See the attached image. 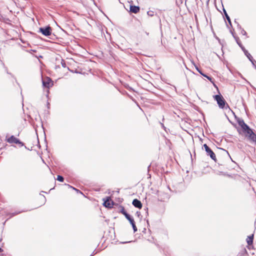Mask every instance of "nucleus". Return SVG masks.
Here are the masks:
<instances>
[{"label": "nucleus", "instance_id": "nucleus-10", "mask_svg": "<svg viewBox=\"0 0 256 256\" xmlns=\"http://www.w3.org/2000/svg\"><path fill=\"white\" fill-rule=\"evenodd\" d=\"M140 10V8L138 6H136L134 5H130V12L134 14H137Z\"/></svg>", "mask_w": 256, "mask_h": 256}, {"label": "nucleus", "instance_id": "nucleus-20", "mask_svg": "<svg viewBox=\"0 0 256 256\" xmlns=\"http://www.w3.org/2000/svg\"><path fill=\"white\" fill-rule=\"evenodd\" d=\"M147 14L150 16H153L154 14V12L152 10H148L147 12Z\"/></svg>", "mask_w": 256, "mask_h": 256}, {"label": "nucleus", "instance_id": "nucleus-19", "mask_svg": "<svg viewBox=\"0 0 256 256\" xmlns=\"http://www.w3.org/2000/svg\"><path fill=\"white\" fill-rule=\"evenodd\" d=\"M132 229L134 230V232H135L137 231L138 229L136 225V223H133L132 224H131Z\"/></svg>", "mask_w": 256, "mask_h": 256}, {"label": "nucleus", "instance_id": "nucleus-57", "mask_svg": "<svg viewBox=\"0 0 256 256\" xmlns=\"http://www.w3.org/2000/svg\"><path fill=\"white\" fill-rule=\"evenodd\" d=\"M254 68H255L256 69V66H255V67H254Z\"/></svg>", "mask_w": 256, "mask_h": 256}, {"label": "nucleus", "instance_id": "nucleus-25", "mask_svg": "<svg viewBox=\"0 0 256 256\" xmlns=\"http://www.w3.org/2000/svg\"><path fill=\"white\" fill-rule=\"evenodd\" d=\"M6 73H7L8 74H10V75L12 78H14V79H16V78L14 77V76L12 73L9 72H8V68H6Z\"/></svg>", "mask_w": 256, "mask_h": 256}, {"label": "nucleus", "instance_id": "nucleus-50", "mask_svg": "<svg viewBox=\"0 0 256 256\" xmlns=\"http://www.w3.org/2000/svg\"><path fill=\"white\" fill-rule=\"evenodd\" d=\"M209 1H210V0H207V4L208 3Z\"/></svg>", "mask_w": 256, "mask_h": 256}, {"label": "nucleus", "instance_id": "nucleus-49", "mask_svg": "<svg viewBox=\"0 0 256 256\" xmlns=\"http://www.w3.org/2000/svg\"><path fill=\"white\" fill-rule=\"evenodd\" d=\"M129 89L130 90H133V89L132 88H130V87H129Z\"/></svg>", "mask_w": 256, "mask_h": 256}, {"label": "nucleus", "instance_id": "nucleus-7", "mask_svg": "<svg viewBox=\"0 0 256 256\" xmlns=\"http://www.w3.org/2000/svg\"><path fill=\"white\" fill-rule=\"evenodd\" d=\"M170 198L169 195L164 192H158V200L160 202H165Z\"/></svg>", "mask_w": 256, "mask_h": 256}, {"label": "nucleus", "instance_id": "nucleus-24", "mask_svg": "<svg viewBox=\"0 0 256 256\" xmlns=\"http://www.w3.org/2000/svg\"><path fill=\"white\" fill-rule=\"evenodd\" d=\"M61 64L62 67L66 68V64L65 61L64 60H61Z\"/></svg>", "mask_w": 256, "mask_h": 256}, {"label": "nucleus", "instance_id": "nucleus-2", "mask_svg": "<svg viewBox=\"0 0 256 256\" xmlns=\"http://www.w3.org/2000/svg\"><path fill=\"white\" fill-rule=\"evenodd\" d=\"M218 94L213 96L214 99L216 102L218 107L221 109L230 108L228 104L221 94L219 90H217Z\"/></svg>", "mask_w": 256, "mask_h": 256}, {"label": "nucleus", "instance_id": "nucleus-29", "mask_svg": "<svg viewBox=\"0 0 256 256\" xmlns=\"http://www.w3.org/2000/svg\"><path fill=\"white\" fill-rule=\"evenodd\" d=\"M136 215L138 216V217H140V216H141V214H140V212H136Z\"/></svg>", "mask_w": 256, "mask_h": 256}, {"label": "nucleus", "instance_id": "nucleus-42", "mask_svg": "<svg viewBox=\"0 0 256 256\" xmlns=\"http://www.w3.org/2000/svg\"><path fill=\"white\" fill-rule=\"evenodd\" d=\"M4 250L1 248H0V253L2 252Z\"/></svg>", "mask_w": 256, "mask_h": 256}, {"label": "nucleus", "instance_id": "nucleus-1", "mask_svg": "<svg viewBox=\"0 0 256 256\" xmlns=\"http://www.w3.org/2000/svg\"><path fill=\"white\" fill-rule=\"evenodd\" d=\"M236 122L241 127L242 132L246 134V136L250 140L256 142V134L253 130L244 122V120L240 118H236Z\"/></svg>", "mask_w": 256, "mask_h": 256}, {"label": "nucleus", "instance_id": "nucleus-39", "mask_svg": "<svg viewBox=\"0 0 256 256\" xmlns=\"http://www.w3.org/2000/svg\"><path fill=\"white\" fill-rule=\"evenodd\" d=\"M220 149L222 150H224V151H225V152H226V153H227V154L230 156V154H228V152L227 150H224V149L222 148H220Z\"/></svg>", "mask_w": 256, "mask_h": 256}, {"label": "nucleus", "instance_id": "nucleus-44", "mask_svg": "<svg viewBox=\"0 0 256 256\" xmlns=\"http://www.w3.org/2000/svg\"><path fill=\"white\" fill-rule=\"evenodd\" d=\"M161 125H162V126L163 128H164V125L163 124L161 123Z\"/></svg>", "mask_w": 256, "mask_h": 256}, {"label": "nucleus", "instance_id": "nucleus-35", "mask_svg": "<svg viewBox=\"0 0 256 256\" xmlns=\"http://www.w3.org/2000/svg\"><path fill=\"white\" fill-rule=\"evenodd\" d=\"M68 186L70 188H72L73 190H77V188H74V187H73V186H70L69 184H68Z\"/></svg>", "mask_w": 256, "mask_h": 256}, {"label": "nucleus", "instance_id": "nucleus-5", "mask_svg": "<svg viewBox=\"0 0 256 256\" xmlns=\"http://www.w3.org/2000/svg\"><path fill=\"white\" fill-rule=\"evenodd\" d=\"M204 150L206 152L208 156H209L210 158L214 160L215 162H216V154L214 152L211 150V148L206 144H204L203 146Z\"/></svg>", "mask_w": 256, "mask_h": 256}, {"label": "nucleus", "instance_id": "nucleus-55", "mask_svg": "<svg viewBox=\"0 0 256 256\" xmlns=\"http://www.w3.org/2000/svg\"><path fill=\"white\" fill-rule=\"evenodd\" d=\"M42 192H45V193H46V192H44V191H42Z\"/></svg>", "mask_w": 256, "mask_h": 256}, {"label": "nucleus", "instance_id": "nucleus-14", "mask_svg": "<svg viewBox=\"0 0 256 256\" xmlns=\"http://www.w3.org/2000/svg\"><path fill=\"white\" fill-rule=\"evenodd\" d=\"M223 12H224V15L226 19L228 21V22L230 26L232 27V22H231V20H230V16H228V14L226 10L224 8H223Z\"/></svg>", "mask_w": 256, "mask_h": 256}, {"label": "nucleus", "instance_id": "nucleus-40", "mask_svg": "<svg viewBox=\"0 0 256 256\" xmlns=\"http://www.w3.org/2000/svg\"><path fill=\"white\" fill-rule=\"evenodd\" d=\"M146 232V228H144V230H142V232L145 233Z\"/></svg>", "mask_w": 256, "mask_h": 256}, {"label": "nucleus", "instance_id": "nucleus-52", "mask_svg": "<svg viewBox=\"0 0 256 256\" xmlns=\"http://www.w3.org/2000/svg\"><path fill=\"white\" fill-rule=\"evenodd\" d=\"M76 73H80L79 72H78V71H76L75 72Z\"/></svg>", "mask_w": 256, "mask_h": 256}, {"label": "nucleus", "instance_id": "nucleus-56", "mask_svg": "<svg viewBox=\"0 0 256 256\" xmlns=\"http://www.w3.org/2000/svg\"><path fill=\"white\" fill-rule=\"evenodd\" d=\"M33 52H36V50H32Z\"/></svg>", "mask_w": 256, "mask_h": 256}, {"label": "nucleus", "instance_id": "nucleus-8", "mask_svg": "<svg viewBox=\"0 0 256 256\" xmlns=\"http://www.w3.org/2000/svg\"><path fill=\"white\" fill-rule=\"evenodd\" d=\"M6 140L9 144H17V142H18V138H16L14 136H11L8 138L6 136Z\"/></svg>", "mask_w": 256, "mask_h": 256}, {"label": "nucleus", "instance_id": "nucleus-15", "mask_svg": "<svg viewBox=\"0 0 256 256\" xmlns=\"http://www.w3.org/2000/svg\"><path fill=\"white\" fill-rule=\"evenodd\" d=\"M254 240V234H252L248 236L246 238V242L248 245H251L252 244Z\"/></svg>", "mask_w": 256, "mask_h": 256}, {"label": "nucleus", "instance_id": "nucleus-22", "mask_svg": "<svg viewBox=\"0 0 256 256\" xmlns=\"http://www.w3.org/2000/svg\"><path fill=\"white\" fill-rule=\"evenodd\" d=\"M18 142H17L16 144H18L19 145V147H22L24 146V143L23 142H21L19 139H18Z\"/></svg>", "mask_w": 256, "mask_h": 256}, {"label": "nucleus", "instance_id": "nucleus-6", "mask_svg": "<svg viewBox=\"0 0 256 256\" xmlns=\"http://www.w3.org/2000/svg\"><path fill=\"white\" fill-rule=\"evenodd\" d=\"M42 86L46 88H50L54 85V82L50 77L46 76L45 78H42Z\"/></svg>", "mask_w": 256, "mask_h": 256}, {"label": "nucleus", "instance_id": "nucleus-37", "mask_svg": "<svg viewBox=\"0 0 256 256\" xmlns=\"http://www.w3.org/2000/svg\"><path fill=\"white\" fill-rule=\"evenodd\" d=\"M196 70H197V71H198V72H200V71L201 70H200V69L198 68V67H197V66H196Z\"/></svg>", "mask_w": 256, "mask_h": 256}, {"label": "nucleus", "instance_id": "nucleus-12", "mask_svg": "<svg viewBox=\"0 0 256 256\" xmlns=\"http://www.w3.org/2000/svg\"><path fill=\"white\" fill-rule=\"evenodd\" d=\"M204 77L206 78L208 80L213 84L214 86L216 89V90H218V86L215 84L214 83V79L208 76L207 74H204Z\"/></svg>", "mask_w": 256, "mask_h": 256}, {"label": "nucleus", "instance_id": "nucleus-51", "mask_svg": "<svg viewBox=\"0 0 256 256\" xmlns=\"http://www.w3.org/2000/svg\"><path fill=\"white\" fill-rule=\"evenodd\" d=\"M44 196V198L45 199V200H46V197L44 196Z\"/></svg>", "mask_w": 256, "mask_h": 256}, {"label": "nucleus", "instance_id": "nucleus-13", "mask_svg": "<svg viewBox=\"0 0 256 256\" xmlns=\"http://www.w3.org/2000/svg\"><path fill=\"white\" fill-rule=\"evenodd\" d=\"M242 50L244 52L246 56L248 58V60L252 59V56H251V54L248 52V51L246 50L244 47L242 48Z\"/></svg>", "mask_w": 256, "mask_h": 256}, {"label": "nucleus", "instance_id": "nucleus-17", "mask_svg": "<svg viewBox=\"0 0 256 256\" xmlns=\"http://www.w3.org/2000/svg\"><path fill=\"white\" fill-rule=\"evenodd\" d=\"M234 38L235 39L237 44L239 46L242 48H244V46H242V44L241 43L240 38L236 36H234Z\"/></svg>", "mask_w": 256, "mask_h": 256}, {"label": "nucleus", "instance_id": "nucleus-53", "mask_svg": "<svg viewBox=\"0 0 256 256\" xmlns=\"http://www.w3.org/2000/svg\"><path fill=\"white\" fill-rule=\"evenodd\" d=\"M54 188H50V190H53Z\"/></svg>", "mask_w": 256, "mask_h": 256}, {"label": "nucleus", "instance_id": "nucleus-41", "mask_svg": "<svg viewBox=\"0 0 256 256\" xmlns=\"http://www.w3.org/2000/svg\"><path fill=\"white\" fill-rule=\"evenodd\" d=\"M230 33L232 34V36H234V32H232V31L230 30Z\"/></svg>", "mask_w": 256, "mask_h": 256}, {"label": "nucleus", "instance_id": "nucleus-16", "mask_svg": "<svg viewBox=\"0 0 256 256\" xmlns=\"http://www.w3.org/2000/svg\"><path fill=\"white\" fill-rule=\"evenodd\" d=\"M125 218L129 221L130 224L135 222L133 217L130 214H128L126 216H125Z\"/></svg>", "mask_w": 256, "mask_h": 256}, {"label": "nucleus", "instance_id": "nucleus-21", "mask_svg": "<svg viewBox=\"0 0 256 256\" xmlns=\"http://www.w3.org/2000/svg\"><path fill=\"white\" fill-rule=\"evenodd\" d=\"M249 60L252 62V66L255 67L256 66V61L252 58V59Z\"/></svg>", "mask_w": 256, "mask_h": 256}, {"label": "nucleus", "instance_id": "nucleus-28", "mask_svg": "<svg viewBox=\"0 0 256 256\" xmlns=\"http://www.w3.org/2000/svg\"><path fill=\"white\" fill-rule=\"evenodd\" d=\"M132 242H133L132 240H130V241H128V242H120V244H127V243H130Z\"/></svg>", "mask_w": 256, "mask_h": 256}, {"label": "nucleus", "instance_id": "nucleus-11", "mask_svg": "<svg viewBox=\"0 0 256 256\" xmlns=\"http://www.w3.org/2000/svg\"><path fill=\"white\" fill-rule=\"evenodd\" d=\"M116 206L118 208L119 212L124 214V216L128 214V213L126 212V210L124 209V208L123 206L121 205H118V204H116Z\"/></svg>", "mask_w": 256, "mask_h": 256}, {"label": "nucleus", "instance_id": "nucleus-4", "mask_svg": "<svg viewBox=\"0 0 256 256\" xmlns=\"http://www.w3.org/2000/svg\"><path fill=\"white\" fill-rule=\"evenodd\" d=\"M103 205L106 208H110L113 207V206L116 205V204L111 199V198L109 196L106 197V198H103Z\"/></svg>", "mask_w": 256, "mask_h": 256}, {"label": "nucleus", "instance_id": "nucleus-54", "mask_svg": "<svg viewBox=\"0 0 256 256\" xmlns=\"http://www.w3.org/2000/svg\"><path fill=\"white\" fill-rule=\"evenodd\" d=\"M226 26L228 27V24H226Z\"/></svg>", "mask_w": 256, "mask_h": 256}, {"label": "nucleus", "instance_id": "nucleus-27", "mask_svg": "<svg viewBox=\"0 0 256 256\" xmlns=\"http://www.w3.org/2000/svg\"><path fill=\"white\" fill-rule=\"evenodd\" d=\"M144 210L146 212V216H148V208H144Z\"/></svg>", "mask_w": 256, "mask_h": 256}, {"label": "nucleus", "instance_id": "nucleus-9", "mask_svg": "<svg viewBox=\"0 0 256 256\" xmlns=\"http://www.w3.org/2000/svg\"><path fill=\"white\" fill-rule=\"evenodd\" d=\"M132 204L136 208H142V202L137 198H134L132 202Z\"/></svg>", "mask_w": 256, "mask_h": 256}, {"label": "nucleus", "instance_id": "nucleus-33", "mask_svg": "<svg viewBox=\"0 0 256 256\" xmlns=\"http://www.w3.org/2000/svg\"><path fill=\"white\" fill-rule=\"evenodd\" d=\"M76 191L78 193H80V194H83V193H82V192H80V190H78V189L76 190Z\"/></svg>", "mask_w": 256, "mask_h": 256}, {"label": "nucleus", "instance_id": "nucleus-47", "mask_svg": "<svg viewBox=\"0 0 256 256\" xmlns=\"http://www.w3.org/2000/svg\"><path fill=\"white\" fill-rule=\"evenodd\" d=\"M25 148L28 150H30V148H28L26 146H24Z\"/></svg>", "mask_w": 256, "mask_h": 256}, {"label": "nucleus", "instance_id": "nucleus-43", "mask_svg": "<svg viewBox=\"0 0 256 256\" xmlns=\"http://www.w3.org/2000/svg\"><path fill=\"white\" fill-rule=\"evenodd\" d=\"M146 223H147V224H148V226H149V222H148V220H146Z\"/></svg>", "mask_w": 256, "mask_h": 256}, {"label": "nucleus", "instance_id": "nucleus-30", "mask_svg": "<svg viewBox=\"0 0 256 256\" xmlns=\"http://www.w3.org/2000/svg\"><path fill=\"white\" fill-rule=\"evenodd\" d=\"M127 95L130 98L132 99L133 101L136 102V101L134 99V98L131 96H130V94H127Z\"/></svg>", "mask_w": 256, "mask_h": 256}, {"label": "nucleus", "instance_id": "nucleus-3", "mask_svg": "<svg viewBox=\"0 0 256 256\" xmlns=\"http://www.w3.org/2000/svg\"><path fill=\"white\" fill-rule=\"evenodd\" d=\"M38 32H41L44 36H48L52 34V28L50 26L40 27Z\"/></svg>", "mask_w": 256, "mask_h": 256}, {"label": "nucleus", "instance_id": "nucleus-36", "mask_svg": "<svg viewBox=\"0 0 256 256\" xmlns=\"http://www.w3.org/2000/svg\"><path fill=\"white\" fill-rule=\"evenodd\" d=\"M199 73H200L201 75H202V76H204V74H205L203 73V72H202V70H200V72H199Z\"/></svg>", "mask_w": 256, "mask_h": 256}, {"label": "nucleus", "instance_id": "nucleus-34", "mask_svg": "<svg viewBox=\"0 0 256 256\" xmlns=\"http://www.w3.org/2000/svg\"><path fill=\"white\" fill-rule=\"evenodd\" d=\"M68 186L70 188H72L73 190H77V188H74V187H73V186H70L69 184H68Z\"/></svg>", "mask_w": 256, "mask_h": 256}, {"label": "nucleus", "instance_id": "nucleus-48", "mask_svg": "<svg viewBox=\"0 0 256 256\" xmlns=\"http://www.w3.org/2000/svg\"><path fill=\"white\" fill-rule=\"evenodd\" d=\"M150 166H148V171L149 170V168H150Z\"/></svg>", "mask_w": 256, "mask_h": 256}, {"label": "nucleus", "instance_id": "nucleus-18", "mask_svg": "<svg viewBox=\"0 0 256 256\" xmlns=\"http://www.w3.org/2000/svg\"><path fill=\"white\" fill-rule=\"evenodd\" d=\"M56 180L60 182H63L64 181V178L60 175H58Z\"/></svg>", "mask_w": 256, "mask_h": 256}, {"label": "nucleus", "instance_id": "nucleus-38", "mask_svg": "<svg viewBox=\"0 0 256 256\" xmlns=\"http://www.w3.org/2000/svg\"><path fill=\"white\" fill-rule=\"evenodd\" d=\"M196 70H197V71H198V72H200V71L201 70H200V69L198 68V67H197V66H196Z\"/></svg>", "mask_w": 256, "mask_h": 256}, {"label": "nucleus", "instance_id": "nucleus-45", "mask_svg": "<svg viewBox=\"0 0 256 256\" xmlns=\"http://www.w3.org/2000/svg\"><path fill=\"white\" fill-rule=\"evenodd\" d=\"M94 254V251L93 252L92 254L90 256H93Z\"/></svg>", "mask_w": 256, "mask_h": 256}, {"label": "nucleus", "instance_id": "nucleus-46", "mask_svg": "<svg viewBox=\"0 0 256 256\" xmlns=\"http://www.w3.org/2000/svg\"><path fill=\"white\" fill-rule=\"evenodd\" d=\"M216 40H218L219 42L220 41V39L218 37H216Z\"/></svg>", "mask_w": 256, "mask_h": 256}, {"label": "nucleus", "instance_id": "nucleus-32", "mask_svg": "<svg viewBox=\"0 0 256 256\" xmlns=\"http://www.w3.org/2000/svg\"><path fill=\"white\" fill-rule=\"evenodd\" d=\"M242 105L243 106H244V108L246 109V106L245 104V102H244V100H242Z\"/></svg>", "mask_w": 256, "mask_h": 256}, {"label": "nucleus", "instance_id": "nucleus-26", "mask_svg": "<svg viewBox=\"0 0 256 256\" xmlns=\"http://www.w3.org/2000/svg\"><path fill=\"white\" fill-rule=\"evenodd\" d=\"M241 33L244 36H246L247 34L246 32L244 29H242Z\"/></svg>", "mask_w": 256, "mask_h": 256}, {"label": "nucleus", "instance_id": "nucleus-23", "mask_svg": "<svg viewBox=\"0 0 256 256\" xmlns=\"http://www.w3.org/2000/svg\"><path fill=\"white\" fill-rule=\"evenodd\" d=\"M14 212V213H12L10 214V217H12V216H14L16 214H20V212Z\"/></svg>", "mask_w": 256, "mask_h": 256}, {"label": "nucleus", "instance_id": "nucleus-31", "mask_svg": "<svg viewBox=\"0 0 256 256\" xmlns=\"http://www.w3.org/2000/svg\"><path fill=\"white\" fill-rule=\"evenodd\" d=\"M236 23H237L238 28L242 30V28L241 26L238 23V22H236Z\"/></svg>", "mask_w": 256, "mask_h": 256}]
</instances>
